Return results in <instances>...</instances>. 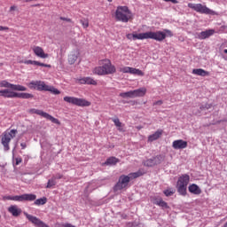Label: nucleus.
Here are the masks:
<instances>
[{
	"instance_id": "c9c22d12",
	"label": "nucleus",
	"mask_w": 227,
	"mask_h": 227,
	"mask_svg": "<svg viewBox=\"0 0 227 227\" xmlns=\"http://www.w3.org/2000/svg\"><path fill=\"white\" fill-rule=\"evenodd\" d=\"M3 200L4 201L7 200H11V201H19V195H15V196H4L3 197Z\"/></svg>"
},
{
	"instance_id": "473e14b6",
	"label": "nucleus",
	"mask_w": 227,
	"mask_h": 227,
	"mask_svg": "<svg viewBox=\"0 0 227 227\" xmlns=\"http://www.w3.org/2000/svg\"><path fill=\"white\" fill-rule=\"evenodd\" d=\"M54 185H56V177L55 176H53L48 180L46 189H51V187H54Z\"/></svg>"
},
{
	"instance_id": "39448f33",
	"label": "nucleus",
	"mask_w": 227,
	"mask_h": 227,
	"mask_svg": "<svg viewBox=\"0 0 227 227\" xmlns=\"http://www.w3.org/2000/svg\"><path fill=\"white\" fill-rule=\"evenodd\" d=\"M0 97H3L4 98H34L35 96L31 93L27 92H15L10 89H4L0 90Z\"/></svg>"
},
{
	"instance_id": "a18cd8bd",
	"label": "nucleus",
	"mask_w": 227,
	"mask_h": 227,
	"mask_svg": "<svg viewBox=\"0 0 227 227\" xmlns=\"http://www.w3.org/2000/svg\"><path fill=\"white\" fill-rule=\"evenodd\" d=\"M10 27L0 26V31H8Z\"/></svg>"
},
{
	"instance_id": "7c9ffc66",
	"label": "nucleus",
	"mask_w": 227,
	"mask_h": 227,
	"mask_svg": "<svg viewBox=\"0 0 227 227\" xmlns=\"http://www.w3.org/2000/svg\"><path fill=\"white\" fill-rule=\"evenodd\" d=\"M119 97H121V98H134L132 90H129L128 92H121L119 94Z\"/></svg>"
},
{
	"instance_id": "393cba45",
	"label": "nucleus",
	"mask_w": 227,
	"mask_h": 227,
	"mask_svg": "<svg viewBox=\"0 0 227 227\" xmlns=\"http://www.w3.org/2000/svg\"><path fill=\"white\" fill-rule=\"evenodd\" d=\"M131 91L133 98H137V97H145V95H146V89L145 87Z\"/></svg>"
},
{
	"instance_id": "37998d69",
	"label": "nucleus",
	"mask_w": 227,
	"mask_h": 227,
	"mask_svg": "<svg viewBox=\"0 0 227 227\" xmlns=\"http://www.w3.org/2000/svg\"><path fill=\"white\" fill-rule=\"evenodd\" d=\"M60 20H65L66 22H72V19L65 17H60Z\"/></svg>"
},
{
	"instance_id": "ddd939ff",
	"label": "nucleus",
	"mask_w": 227,
	"mask_h": 227,
	"mask_svg": "<svg viewBox=\"0 0 227 227\" xmlns=\"http://www.w3.org/2000/svg\"><path fill=\"white\" fill-rule=\"evenodd\" d=\"M119 72H121L122 74H130L131 75H138L139 77H143L145 75V73L140 69L130 67H120Z\"/></svg>"
},
{
	"instance_id": "9d476101",
	"label": "nucleus",
	"mask_w": 227,
	"mask_h": 227,
	"mask_svg": "<svg viewBox=\"0 0 227 227\" xmlns=\"http://www.w3.org/2000/svg\"><path fill=\"white\" fill-rule=\"evenodd\" d=\"M37 91H50L53 95H59L61 91L56 89L54 86L45 84V82L37 81L36 89Z\"/></svg>"
},
{
	"instance_id": "1a4fd4ad",
	"label": "nucleus",
	"mask_w": 227,
	"mask_h": 227,
	"mask_svg": "<svg viewBox=\"0 0 227 227\" xmlns=\"http://www.w3.org/2000/svg\"><path fill=\"white\" fill-rule=\"evenodd\" d=\"M188 8L194 10L197 13H201L204 15H215V12L207 7V5H203L201 4H188Z\"/></svg>"
},
{
	"instance_id": "e433bc0d",
	"label": "nucleus",
	"mask_w": 227,
	"mask_h": 227,
	"mask_svg": "<svg viewBox=\"0 0 227 227\" xmlns=\"http://www.w3.org/2000/svg\"><path fill=\"white\" fill-rule=\"evenodd\" d=\"M37 84H38V81H32L27 83V86L29 88V90H36Z\"/></svg>"
},
{
	"instance_id": "72a5a7b5",
	"label": "nucleus",
	"mask_w": 227,
	"mask_h": 227,
	"mask_svg": "<svg viewBox=\"0 0 227 227\" xmlns=\"http://www.w3.org/2000/svg\"><path fill=\"white\" fill-rule=\"evenodd\" d=\"M145 166H147V168H153V166H156L155 160H153V158L146 160L144 162Z\"/></svg>"
},
{
	"instance_id": "a19ab883",
	"label": "nucleus",
	"mask_w": 227,
	"mask_h": 227,
	"mask_svg": "<svg viewBox=\"0 0 227 227\" xmlns=\"http://www.w3.org/2000/svg\"><path fill=\"white\" fill-rule=\"evenodd\" d=\"M212 107V105L210 104H206L205 106H200V109L203 110V109H210Z\"/></svg>"
},
{
	"instance_id": "f03ea898",
	"label": "nucleus",
	"mask_w": 227,
	"mask_h": 227,
	"mask_svg": "<svg viewBox=\"0 0 227 227\" xmlns=\"http://www.w3.org/2000/svg\"><path fill=\"white\" fill-rule=\"evenodd\" d=\"M145 172L138 170L137 172L129 173L128 176L121 175L119 177L118 182L114 186V192H118V191H122V189H127L130 180H136V178H139V176H143Z\"/></svg>"
},
{
	"instance_id": "0eeeda50",
	"label": "nucleus",
	"mask_w": 227,
	"mask_h": 227,
	"mask_svg": "<svg viewBox=\"0 0 227 227\" xmlns=\"http://www.w3.org/2000/svg\"><path fill=\"white\" fill-rule=\"evenodd\" d=\"M189 182H191V176L189 175L184 174L179 176L176 183V189L180 196H187V185H189Z\"/></svg>"
},
{
	"instance_id": "603ef678",
	"label": "nucleus",
	"mask_w": 227,
	"mask_h": 227,
	"mask_svg": "<svg viewBox=\"0 0 227 227\" xmlns=\"http://www.w3.org/2000/svg\"><path fill=\"white\" fill-rule=\"evenodd\" d=\"M33 0H25V3H31Z\"/></svg>"
},
{
	"instance_id": "cd10ccee",
	"label": "nucleus",
	"mask_w": 227,
	"mask_h": 227,
	"mask_svg": "<svg viewBox=\"0 0 227 227\" xmlns=\"http://www.w3.org/2000/svg\"><path fill=\"white\" fill-rule=\"evenodd\" d=\"M118 162H120V160L118 158L110 157L106 160L105 165L106 166H116V164H118Z\"/></svg>"
},
{
	"instance_id": "4d7b16f0",
	"label": "nucleus",
	"mask_w": 227,
	"mask_h": 227,
	"mask_svg": "<svg viewBox=\"0 0 227 227\" xmlns=\"http://www.w3.org/2000/svg\"><path fill=\"white\" fill-rule=\"evenodd\" d=\"M3 65H4V64H3L2 62H0V67H3Z\"/></svg>"
},
{
	"instance_id": "a211bd4d",
	"label": "nucleus",
	"mask_w": 227,
	"mask_h": 227,
	"mask_svg": "<svg viewBox=\"0 0 227 227\" xmlns=\"http://www.w3.org/2000/svg\"><path fill=\"white\" fill-rule=\"evenodd\" d=\"M172 148H174V150H184L187 148V141L183 139L175 140L172 143Z\"/></svg>"
},
{
	"instance_id": "c03bdc74",
	"label": "nucleus",
	"mask_w": 227,
	"mask_h": 227,
	"mask_svg": "<svg viewBox=\"0 0 227 227\" xmlns=\"http://www.w3.org/2000/svg\"><path fill=\"white\" fill-rule=\"evenodd\" d=\"M162 104H163L162 100H158V101L153 103V106H162Z\"/></svg>"
},
{
	"instance_id": "de8ad7c7",
	"label": "nucleus",
	"mask_w": 227,
	"mask_h": 227,
	"mask_svg": "<svg viewBox=\"0 0 227 227\" xmlns=\"http://www.w3.org/2000/svg\"><path fill=\"white\" fill-rule=\"evenodd\" d=\"M22 162V158H16V166H19Z\"/></svg>"
},
{
	"instance_id": "423d86ee",
	"label": "nucleus",
	"mask_w": 227,
	"mask_h": 227,
	"mask_svg": "<svg viewBox=\"0 0 227 227\" xmlns=\"http://www.w3.org/2000/svg\"><path fill=\"white\" fill-rule=\"evenodd\" d=\"M19 134L17 129L6 130L1 135V145L4 146V152H10V143Z\"/></svg>"
},
{
	"instance_id": "6e6d98bb",
	"label": "nucleus",
	"mask_w": 227,
	"mask_h": 227,
	"mask_svg": "<svg viewBox=\"0 0 227 227\" xmlns=\"http://www.w3.org/2000/svg\"><path fill=\"white\" fill-rule=\"evenodd\" d=\"M223 59H224L225 61H227V57L223 58Z\"/></svg>"
},
{
	"instance_id": "2eb2a0df",
	"label": "nucleus",
	"mask_w": 227,
	"mask_h": 227,
	"mask_svg": "<svg viewBox=\"0 0 227 227\" xmlns=\"http://www.w3.org/2000/svg\"><path fill=\"white\" fill-rule=\"evenodd\" d=\"M18 63L24 64V65H35L37 67H44L46 68H51V65H49V64H43V63L38 62L36 60L23 59L20 57L18 58Z\"/></svg>"
},
{
	"instance_id": "412c9836",
	"label": "nucleus",
	"mask_w": 227,
	"mask_h": 227,
	"mask_svg": "<svg viewBox=\"0 0 227 227\" xmlns=\"http://www.w3.org/2000/svg\"><path fill=\"white\" fill-rule=\"evenodd\" d=\"M8 212L13 215V217H19L22 214V209L19 208L17 205H12L8 207Z\"/></svg>"
},
{
	"instance_id": "7ed1b4c3",
	"label": "nucleus",
	"mask_w": 227,
	"mask_h": 227,
	"mask_svg": "<svg viewBox=\"0 0 227 227\" xmlns=\"http://www.w3.org/2000/svg\"><path fill=\"white\" fill-rule=\"evenodd\" d=\"M103 63L102 66L96 67L92 72L96 75H111L113 74H116V67L111 63L109 59H105L101 60Z\"/></svg>"
},
{
	"instance_id": "09e8293b",
	"label": "nucleus",
	"mask_w": 227,
	"mask_h": 227,
	"mask_svg": "<svg viewBox=\"0 0 227 227\" xmlns=\"http://www.w3.org/2000/svg\"><path fill=\"white\" fill-rule=\"evenodd\" d=\"M55 178H56V180L58 179V180H61V178H63V175H61V174H57V176H54Z\"/></svg>"
},
{
	"instance_id": "4c0bfd02",
	"label": "nucleus",
	"mask_w": 227,
	"mask_h": 227,
	"mask_svg": "<svg viewBox=\"0 0 227 227\" xmlns=\"http://www.w3.org/2000/svg\"><path fill=\"white\" fill-rule=\"evenodd\" d=\"M80 22L84 29L90 27V20H88V19H82L80 20Z\"/></svg>"
},
{
	"instance_id": "c756f323",
	"label": "nucleus",
	"mask_w": 227,
	"mask_h": 227,
	"mask_svg": "<svg viewBox=\"0 0 227 227\" xmlns=\"http://www.w3.org/2000/svg\"><path fill=\"white\" fill-rule=\"evenodd\" d=\"M47 203V198L46 197H43L41 199H35L34 201V205H35V207H41V205H45Z\"/></svg>"
},
{
	"instance_id": "4468645a",
	"label": "nucleus",
	"mask_w": 227,
	"mask_h": 227,
	"mask_svg": "<svg viewBox=\"0 0 227 227\" xmlns=\"http://www.w3.org/2000/svg\"><path fill=\"white\" fill-rule=\"evenodd\" d=\"M24 215L30 223H32V224H35V226L50 227L47 223H43V221L40 220L38 217L29 215L27 212H24Z\"/></svg>"
},
{
	"instance_id": "b1692460",
	"label": "nucleus",
	"mask_w": 227,
	"mask_h": 227,
	"mask_svg": "<svg viewBox=\"0 0 227 227\" xmlns=\"http://www.w3.org/2000/svg\"><path fill=\"white\" fill-rule=\"evenodd\" d=\"M163 133H164V130L158 129L155 133L148 137V142L153 143V141H157V139H160V137L162 136Z\"/></svg>"
},
{
	"instance_id": "2f4dec72",
	"label": "nucleus",
	"mask_w": 227,
	"mask_h": 227,
	"mask_svg": "<svg viewBox=\"0 0 227 227\" xmlns=\"http://www.w3.org/2000/svg\"><path fill=\"white\" fill-rule=\"evenodd\" d=\"M220 53L227 55V41L223 42L219 47Z\"/></svg>"
},
{
	"instance_id": "f704fd0d",
	"label": "nucleus",
	"mask_w": 227,
	"mask_h": 227,
	"mask_svg": "<svg viewBox=\"0 0 227 227\" xmlns=\"http://www.w3.org/2000/svg\"><path fill=\"white\" fill-rule=\"evenodd\" d=\"M154 160V163L156 166L158 164H160V162H163L165 156L164 155H157L156 157L153 158Z\"/></svg>"
},
{
	"instance_id": "9b49d317",
	"label": "nucleus",
	"mask_w": 227,
	"mask_h": 227,
	"mask_svg": "<svg viewBox=\"0 0 227 227\" xmlns=\"http://www.w3.org/2000/svg\"><path fill=\"white\" fill-rule=\"evenodd\" d=\"M30 113L32 114H38V116H42L43 118L49 120L50 121H51V123H55L56 125H61V121H59V120H58L57 118H54L52 115L43 112V110L33 108L30 110Z\"/></svg>"
},
{
	"instance_id": "dca6fc26",
	"label": "nucleus",
	"mask_w": 227,
	"mask_h": 227,
	"mask_svg": "<svg viewBox=\"0 0 227 227\" xmlns=\"http://www.w3.org/2000/svg\"><path fill=\"white\" fill-rule=\"evenodd\" d=\"M32 51L34 54L37 56V58H41L42 59H46V58H49V54L45 53L43 48L40 46H33Z\"/></svg>"
},
{
	"instance_id": "ea45409f",
	"label": "nucleus",
	"mask_w": 227,
	"mask_h": 227,
	"mask_svg": "<svg viewBox=\"0 0 227 227\" xmlns=\"http://www.w3.org/2000/svg\"><path fill=\"white\" fill-rule=\"evenodd\" d=\"M55 227H75L72 223H56Z\"/></svg>"
},
{
	"instance_id": "49530a36",
	"label": "nucleus",
	"mask_w": 227,
	"mask_h": 227,
	"mask_svg": "<svg viewBox=\"0 0 227 227\" xmlns=\"http://www.w3.org/2000/svg\"><path fill=\"white\" fill-rule=\"evenodd\" d=\"M16 10H17V5H12V6L10 7L9 12H15Z\"/></svg>"
},
{
	"instance_id": "f3484780",
	"label": "nucleus",
	"mask_w": 227,
	"mask_h": 227,
	"mask_svg": "<svg viewBox=\"0 0 227 227\" xmlns=\"http://www.w3.org/2000/svg\"><path fill=\"white\" fill-rule=\"evenodd\" d=\"M152 203L153 205H157L158 207H160L161 208H169V206L168 205V202L164 201L162 198L160 197H153L151 199Z\"/></svg>"
},
{
	"instance_id": "864d4df0",
	"label": "nucleus",
	"mask_w": 227,
	"mask_h": 227,
	"mask_svg": "<svg viewBox=\"0 0 227 227\" xmlns=\"http://www.w3.org/2000/svg\"><path fill=\"white\" fill-rule=\"evenodd\" d=\"M34 6H35V7H36V6H40V4H35Z\"/></svg>"
},
{
	"instance_id": "4be33fe9",
	"label": "nucleus",
	"mask_w": 227,
	"mask_h": 227,
	"mask_svg": "<svg viewBox=\"0 0 227 227\" xmlns=\"http://www.w3.org/2000/svg\"><path fill=\"white\" fill-rule=\"evenodd\" d=\"M214 33H215V30H214V29L202 31L198 35V38L200 40H206V38H210V36H212V35H214Z\"/></svg>"
},
{
	"instance_id": "3c124183",
	"label": "nucleus",
	"mask_w": 227,
	"mask_h": 227,
	"mask_svg": "<svg viewBox=\"0 0 227 227\" xmlns=\"http://www.w3.org/2000/svg\"><path fill=\"white\" fill-rule=\"evenodd\" d=\"M137 129L138 130H141V129H143V127L138 126V127H137Z\"/></svg>"
},
{
	"instance_id": "c85d7f7f",
	"label": "nucleus",
	"mask_w": 227,
	"mask_h": 227,
	"mask_svg": "<svg viewBox=\"0 0 227 227\" xmlns=\"http://www.w3.org/2000/svg\"><path fill=\"white\" fill-rule=\"evenodd\" d=\"M112 121H114L115 127H117L119 132H124L125 131L122 128L123 125L121 124V121H120V119L114 118V119H112Z\"/></svg>"
},
{
	"instance_id": "58836bf2",
	"label": "nucleus",
	"mask_w": 227,
	"mask_h": 227,
	"mask_svg": "<svg viewBox=\"0 0 227 227\" xmlns=\"http://www.w3.org/2000/svg\"><path fill=\"white\" fill-rule=\"evenodd\" d=\"M176 192L175 189H168V190H165L163 192V193L165 194V196L169 197V196H173V194Z\"/></svg>"
},
{
	"instance_id": "13d9d810",
	"label": "nucleus",
	"mask_w": 227,
	"mask_h": 227,
	"mask_svg": "<svg viewBox=\"0 0 227 227\" xmlns=\"http://www.w3.org/2000/svg\"><path fill=\"white\" fill-rule=\"evenodd\" d=\"M223 227H227V222H226V223L224 224V226Z\"/></svg>"
},
{
	"instance_id": "6ab92c4d",
	"label": "nucleus",
	"mask_w": 227,
	"mask_h": 227,
	"mask_svg": "<svg viewBox=\"0 0 227 227\" xmlns=\"http://www.w3.org/2000/svg\"><path fill=\"white\" fill-rule=\"evenodd\" d=\"M76 82L78 84H90L92 86H97V81L91 77L78 78Z\"/></svg>"
},
{
	"instance_id": "aec40b11",
	"label": "nucleus",
	"mask_w": 227,
	"mask_h": 227,
	"mask_svg": "<svg viewBox=\"0 0 227 227\" xmlns=\"http://www.w3.org/2000/svg\"><path fill=\"white\" fill-rule=\"evenodd\" d=\"M36 200V195L33 193H25L19 195V201H35Z\"/></svg>"
},
{
	"instance_id": "79ce46f5",
	"label": "nucleus",
	"mask_w": 227,
	"mask_h": 227,
	"mask_svg": "<svg viewBox=\"0 0 227 227\" xmlns=\"http://www.w3.org/2000/svg\"><path fill=\"white\" fill-rule=\"evenodd\" d=\"M166 3H173V4H178V0H164Z\"/></svg>"
},
{
	"instance_id": "5fc2aeb1",
	"label": "nucleus",
	"mask_w": 227,
	"mask_h": 227,
	"mask_svg": "<svg viewBox=\"0 0 227 227\" xmlns=\"http://www.w3.org/2000/svg\"><path fill=\"white\" fill-rule=\"evenodd\" d=\"M108 3H113V0H108Z\"/></svg>"
},
{
	"instance_id": "20e7f679",
	"label": "nucleus",
	"mask_w": 227,
	"mask_h": 227,
	"mask_svg": "<svg viewBox=\"0 0 227 227\" xmlns=\"http://www.w3.org/2000/svg\"><path fill=\"white\" fill-rule=\"evenodd\" d=\"M134 15L132 12L129 10L128 6H118L115 12V20L118 22L127 23L129 20H132Z\"/></svg>"
},
{
	"instance_id": "5701e85b",
	"label": "nucleus",
	"mask_w": 227,
	"mask_h": 227,
	"mask_svg": "<svg viewBox=\"0 0 227 227\" xmlns=\"http://www.w3.org/2000/svg\"><path fill=\"white\" fill-rule=\"evenodd\" d=\"M188 191L191 192V194H195L196 196H200V194H201V188H200V186H198L196 184H190Z\"/></svg>"
},
{
	"instance_id": "bf43d9fd",
	"label": "nucleus",
	"mask_w": 227,
	"mask_h": 227,
	"mask_svg": "<svg viewBox=\"0 0 227 227\" xmlns=\"http://www.w3.org/2000/svg\"><path fill=\"white\" fill-rule=\"evenodd\" d=\"M224 121H227V120H225Z\"/></svg>"
},
{
	"instance_id": "6e6552de",
	"label": "nucleus",
	"mask_w": 227,
	"mask_h": 227,
	"mask_svg": "<svg viewBox=\"0 0 227 227\" xmlns=\"http://www.w3.org/2000/svg\"><path fill=\"white\" fill-rule=\"evenodd\" d=\"M64 102H67V104H72L73 106H78V107H90L91 106V102L84 98L69 96L64 97Z\"/></svg>"
},
{
	"instance_id": "f8f14e48",
	"label": "nucleus",
	"mask_w": 227,
	"mask_h": 227,
	"mask_svg": "<svg viewBox=\"0 0 227 227\" xmlns=\"http://www.w3.org/2000/svg\"><path fill=\"white\" fill-rule=\"evenodd\" d=\"M0 88H10L11 91H27V88L20 84L10 83L6 80L0 82Z\"/></svg>"
},
{
	"instance_id": "bb28decb",
	"label": "nucleus",
	"mask_w": 227,
	"mask_h": 227,
	"mask_svg": "<svg viewBox=\"0 0 227 227\" xmlns=\"http://www.w3.org/2000/svg\"><path fill=\"white\" fill-rule=\"evenodd\" d=\"M78 58H79V51H73L68 56V63H69V65H74L77 61Z\"/></svg>"
},
{
	"instance_id": "8fccbe9b",
	"label": "nucleus",
	"mask_w": 227,
	"mask_h": 227,
	"mask_svg": "<svg viewBox=\"0 0 227 227\" xmlns=\"http://www.w3.org/2000/svg\"><path fill=\"white\" fill-rule=\"evenodd\" d=\"M20 146H21L22 150H26L27 145H26V143H21Z\"/></svg>"
},
{
	"instance_id": "a878e982",
	"label": "nucleus",
	"mask_w": 227,
	"mask_h": 227,
	"mask_svg": "<svg viewBox=\"0 0 227 227\" xmlns=\"http://www.w3.org/2000/svg\"><path fill=\"white\" fill-rule=\"evenodd\" d=\"M192 74L194 75H200V77H208V75H210V72L201 68L193 69Z\"/></svg>"
},
{
	"instance_id": "f257e3e1",
	"label": "nucleus",
	"mask_w": 227,
	"mask_h": 227,
	"mask_svg": "<svg viewBox=\"0 0 227 227\" xmlns=\"http://www.w3.org/2000/svg\"><path fill=\"white\" fill-rule=\"evenodd\" d=\"M166 36H173V32L169 29H164V31H156V32H145V33H133L127 34L126 38L128 40H155L156 42H164Z\"/></svg>"
}]
</instances>
